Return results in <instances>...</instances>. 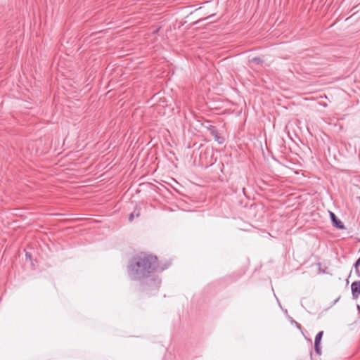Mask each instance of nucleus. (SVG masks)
Wrapping results in <instances>:
<instances>
[{
	"label": "nucleus",
	"instance_id": "obj_2",
	"mask_svg": "<svg viewBox=\"0 0 360 360\" xmlns=\"http://www.w3.org/2000/svg\"><path fill=\"white\" fill-rule=\"evenodd\" d=\"M139 291L147 295H153L159 290L161 281L158 276H150L140 281Z\"/></svg>",
	"mask_w": 360,
	"mask_h": 360
},
{
	"label": "nucleus",
	"instance_id": "obj_6",
	"mask_svg": "<svg viewBox=\"0 0 360 360\" xmlns=\"http://www.w3.org/2000/svg\"><path fill=\"white\" fill-rule=\"evenodd\" d=\"M330 217L333 222V225L335 227L339 229H345L343 223L336 217V215L333 212H330Z\"/></svg>",
	"mask_w": 360,
	"mask_h": 360
},
{
	"label": "nucleus",
	"instance_id": "obj_8",
	"mask_svg": "<svg viewBox=\"0 0 360 360\" xmlns=\"http://www.w3.org/2000/svg\"><path fill=\"white\" fill-rule=\"evenodd\" d=\"M354 266L357 276L360 277V257L356 260Z\"/></svg>",
	"mask_w": 360,
	"mask_h": 360
},
{
	"label": "nucleus",
	"instance_id": "obj_9",
	"mask_svg": "<svg viewBox=\"0 0 360 360\" xmlns=\"http://www.w3.org/2000/svg\"><path fill=\"white\" fill-rule=\"evenodd\" d=\"M251 62L257 63V64H260L262 63V60L259 57H255L251 59Z\"/></svg>",
	"mask_w": 360,
	"mask_h": 360
},
{
	"label": "nucleus",
	"instance_id": "obj_3",
	"mask_svg": "<svg viewBox=\"0 0 360 360\" xmlns=\"http://www.w3.org/2000/svg\"><path fill=\"white\" fill-rule=\"evenodd\" d=\"M323 335V331H320L317 333L314 340V349L318 355L321 354V341Z\"/></svg>",
	"mask_w": 360,
	"mask_h": 360
},
{
	"label": "nucleus",
	"instance_id": "obj_4",
	"mask_svg": "<svg viewBox=\"0 0 360 360\" xmlns=\"http://www.w3.org/2000/svg\"><path fill=\"white\" fill-rule=\"evenodd\" d=\"M206 127L209 130L210 134L214 136L216 141H217L220 144L224 142V139L219 135L217 130L215 129L214 126H212V124H209Z\"/></svg>",
	"mask_w": 360,
	"mask_h": 360
},
{
	"label": "nucleus",
	"instance_id": "obj_1",
	"mask_svg": "<svg viewBox=\"0 0 360 360\" xmlns=\"http://www.w3.org/2000/svg\"><path fill=\"white\" fill-rule=\"evenodd\" d=\"M164 267L160 266L155 255L146 252H139L129 261L127 271L132 281H141L150 277L156 272L162 271Z\"/></svg>",
	"mask_w": 360,
	"mask_h": 360
},
{
	"label": "nucleus",
	"instance_id": "obj_7",
	"mask_svg": "<svg viewBox=\"0 0 360 360\" xmlns=\"http://www.w3.org/2000/svg\"><path fill=\"white\" fill-rule=\"evenodd\" d=\"M140 216V209L136 207L132 213L129 217V221H132L134 217H139Z\"/></svg>",
	"mask_w": 360,
	"mask_h": 360
},
{
	"label": "nucleus",
	"instance_id": "obj_5",
	"mask_svg": "<svg viewBox=\"0 0 360 360\" xmlns=\"http://www.w3.org/2000/svg\"><path fill=\"white\" fill-rule=\"evenodd\" d=\"M352 294L354 299H357L360 295V281H354L351 285Z\"/></svg>",
	"mask_w": 360,
	"mask_h": 360
}]
</instances>
